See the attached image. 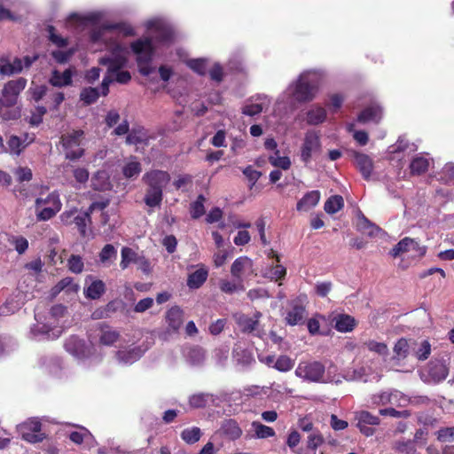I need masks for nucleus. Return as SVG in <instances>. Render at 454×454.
Returning <instances> with one entry per match:
<instances>
[{"label":"nucleus","mask_w":454,"mask_h":454,"mask_svg":"<svg viewBox=\"0 0 454 454\" xmlns=\"http://www.w3.org/2000/svg\"><path fill=\"white\" fill-rule=\"evenodd\" d=\"M429 161L422 156H416L410 163V169L412 175L420 176L428 170Z\"/></svg>","instance_id":"nucleus-29"},{"label":"nucleus","mask_w":454,"mask_h":454,"mask_svg":"<svg viewBox=\"0 0 454 454\" xmlns=\"http://www.w3.org/2000/svg\"><path fill=\"white\" fill-rule=\"evenodd\" d=\"M243 174L251 182V186L254 185L262 176V172L254 169L252 166H247L243 169Z\"/></svg>","instance_id":"nucleus-63"},{"label":"nucleus","mask_w":454,"mask_h":454,"mask_svg":"<svg viewBox=\"0 0 454 454\" xmlns=\"http://www.w3.org/2000/svg\"><path fill=\"white\" fill-rule=\"evenodd\" d=\"M279 151L276 150L275 155L269 157V162L277 168L287 170L291 167V160L287 156H279Z\"/></svg>","instance_id":"nucleus-42"},{"label":"nucleus","mask_w":454,"mask_h":454,"mask_svg":"<svg viewBox=\"0 0 454 454\" xmlns=\"http://www.w3.org/2000/svg\"><path fill=\"white\" fill-rule=\"evenodd\" d=\"M295 364V361L286 355L279 356L273 365V368L281 372L291 371Z\"/></svg>","instance_id":"nucleus-38"},{"label":"nucleus","mask_w":454,"mask_h":454,"mask_svg":"<svg viewBox=\"0 0 454 454\" xmlns=\"http://www.w3.org/2000/svg\"><path fill=\"white\" fill-rule=\"evenodd\" d=\"M27 85V79L19 77L6 82L2 90L3 105L7 107L13 106L18 102L20 92Z\"/></svg>","instance_id":"nucleus-7"},{"label":"nucleus","mask_w":454,"mask_h":454,"mask_svg":"<svg viewBox=\"0 0 454 454\" xmlns=\"http://www.w3.org/2000/svg\"><path fill=\"white\" fill-rule=\"evenodd\" d=\"M233 356L239 364H250L252 361H254L252 353L245 348H241L240 347L234 348Z\"/></svg>","instance_id":"nucleus-48"},{"label":"nucleus","mask_w":454,"mask_h":454,"mask_svg":"<svg viewBox=\"0 0 454 454\" xmlns=\"http://www.w3.org/2000/svg\"><path fill=\"white\" fill-rule=\"evenodd\" d=\"M429 374L434 380H444L448 376V369L442 363H435L430 366Z\"/></svg>","instance_id":"nucleus-41"},{"label":"nucleus","mask_w":454,"mask_h":454,"mask_svg":"<svg viewBox=\"0 0 454 454\" xmlns=\"http://www.w3.org/2000/svg\"><path fill=\"white\" fill-rule=\"evenodd\" d=\"M395 358L403 359L409 354V344L406 339H399L394 347Z\"/></svg>","instance_id":"nucleus-49"},{"label":"nucleus","mask_w":454,"mask_h":454,"mask_svg":"<svg viewBox=\"0 0 454 454\" xmlns=\"http://www.w3.org/2000/svg\"><path fill=\"white\" fill-rule=\"evenodd\" d=\"M411 246H416L414 239L405 237L401 239L389 252V254L394 258L400 256L402 254L411 251Z\"/></svg>","instance_id":"nucleus-26"},{"label":"nucleus","mask_w":454,"mask_h":454,"mask_svg":"<svg viewBox=\"0 0 454 454\" xmlns=\"http://www.w3.org/2000/svg\"><path fill=\"white\" fill-rule=\"evenodd\" d=\"M174 31L172 28L165 26H159L155 29L154 39L156 42L168 44L174 40Z\"/></svg>","instance_id":"nucleus-30"},{"label":"nucleus","mask_w":454,"mask_h":454,"mask_svg":"<svg viewBox=\"0 0 454 454\" xmlns=\"http://www.w3.org/2000/svg\"><path fill=\"white\" fill-rule=\"evenodd\" d=\"M108 184V177L104 171H98L91 179V185L96 191H104Z\"/></svg>","instance_id":"nucleus-43"},{"label":"nucleus","mask_w":454,"mask_h":454,"mask_svg":"<svg viewBox=\"0 0 454 454\" xmlns=\"http://www.w3.org/2000/svg\"><path fill=\"white\" fill-rule=\"evenodd\" d=\"M47 31L49 33V40L56 46L63 48L68 44L67 38H64L61 35L56 34V29L53 26H48Z\"/></svg>","instance_id":"nucleus-51"},{"label":"nucleus","mask_w":454,"mask_h":454,"mask_svg":"<svg viewBox=\"0 0 454 454\" xmlns=\"http://www.w3.org/2000/svg\"><path fill=\"white\" fill-rule=\"evenodd\" d=\"M318 90L316 79L309 74H301L297 79L293 91L294 98L300 103L312 101Z\"/></svg>","instance_id":"nucleus-4"},{"label":"nucleus","mask_w":454,"mask_h":454,"mask_svg":"<svg viewBox=\"0 0 454 454\" xmlns=\"http://www.w3.org/2000/svg\"><path fill=\"white\" fill-rule=\"evenodd\" d=\"M356 230L369 236H373L378 227L372 223L364 215L361 214L356 223Z\"/></svg>","instance_id":"nucleus-35"},{"label":"nucleus","mask_w":454,"mask_h":454,"mask_svg":"<svg viewBox=\"0 0 454 454\" xmlns=\"http://www.w3.org/2000/svg\"><path fill=\"white\" fill-rule=\"evenodd\" d=\"M105 29L106 30H118L124 36H133L135 35L134 28L128 24L125 23H114L105 26Z\"/></svg>","instance_id":"nucleus-52"},{"label":"nucleus","mask_w":454,"mask_h":454,"mask_svg":"<svg viewBox=\"0 0 454 454\" xmlns=\"http://www.w3.org/2000/svg\"><path fill=\"white\" fill-rule=\"evenodd\" d=\"M334 327L338 332L348 333L354 330L356 325V319L347 314L337 315L334 319Z\"/></svg>","instance_id":"nucleus-22"},{"label":"nucleus","mask_w":454,"mask_h":454,"mask_svg":"<svg viewBox=\"0 0 454 454\" xmlns=\"http://www.w3.org/2000/svg\"><path fill=\"white\" fill-rule=\"evenodd\" d=\"M344 207V200L340 195H333L325 201L324 209L327 214L333 215L339 212Z\"/></svg>","instance_id":"nucleus-33"},{"label":"nucleus","mask_w":454,"mask_h":454,"mask_svg":"<svg viewBox=\"0 0 454 454\" xmlns=\"http://www.w3.org/2000/svg\"><path fill=\"white\" fill-rule=\"evenodd\" d=\"M252 427L257 438L265 439L275 435V430L272 427L265 426L261 422L254 421Z\"/></svg>","instance_id":"nucleus-40"},{"label":"nucleus","mask_w":454,"mask_h":454,"mask_svg":"<svg viewBox=\"0 0 454 454\" xmlns=\"http://www.w3.org/2000/svg\"><path fill=\"white\" fill-rule=\"evenodd\" d=\"M306 309L303 305L298 301H294L291 304V309L286 317V324L289 325H296L302 324L305 318Z\"/></svg>","instance_id":"nucleus-16"},{"label":"nucleus","mask_w":454,"mask_h":454,"mask_svg":"<svg viewBox=\"0 0 454 454\" xmlns=\"http://www.w3.org/2000/svg\"><path fill=\"white\" fill-rule=\"evenodd\" d=\"M381 116L382 111L379 106H368L358 114L357 121L363 124L370 121L379 123Z\"/></svg>","instance_id":"nucleus-21"},{"label":"nucleus","mask_w":454,"mask_h":454,"mask_svg":"<svg viewBox=\"0 0 454 454\" xmlns=\"http://www.w3.org/2000/svg\"><path fill=\"white\" fill-rule=\"evenodd\" d=\"M62 203L59 194L52 192L46 198H37L35 202L36 218L39 221H48L54 217L61 209Z\"/></svg>","instance_id":"nucleus-3"},{"label":"nucleus","mask_w":454,"mask_h":454,"mask_svg":"<svg viewBox=\"0 0 454 454\" xmlns=\"http://www.w3.org/2000/svg\"><path fill=\"white\" fill-rule=\"evenodd\" d=\"M321 150V142L319 136L315 132H307L301 148V160L309 163L312 154Z\"/></svg>","instance_id":"nucleus-8"},{"label":"nucleus","mask_w":454,"mask_h":454,"mask_svg":"<svg viewBox=\"0 0 454 454\" xmlns=\"http://www.w3.org/2000/svg\"><path fill=\"white\" fill-rule=\"evenodd\" d=\"M326 111L323 107L311 109L307 113V121L310 125H317L325 121Z\"/></svg>","instance_id":"nucleus-37"},{"label":"nucleus","mask_w":454,"mask_h":454,"mask_svg":"<svg viewBox=\"0 0 454 454\" xmlns=\"http://www.w3.org/2000/svg\"><path fill=\"white\" fill-rule=\"evenodd\" d=\"M379 413L381 416H390L393 418L408 419L411 416V412L409 410L397 411L395 408H385L380 409Z\"/></svg>","instance_id":"nucleus-54"},{"label":"nucleus","mask_w":454,"mask_h":454,"mask_svg":"<svg viewBox=\"0 0 454 454\" xmlns=\"http://www.w3.org/2000/svg\"><path fill=\"white\" fill-rule=\"evenodd\" d=\"M357 420V427L365 436H372L375 433V429L369 426H378L380 424V419L367 411H360L356 412L355 416Z\"/></svg>","instance_id":"nucleus-9"},{"label":"nucleus","mask_w":454,"mask_h":454,"mask_svg":"<svg viewBox=\"0 0 454 454\" xmlns=\"http://www.w3.org/2000/svg\"><path fill=\"white\" fill-rule=\"evenodd\" d=\"M189 403L193 408H203L207 403V395L205 394H195L190 397Z\"/></svg>","instance_id":"nucleus-61"},{"label":"nucleus","mask_w":454,"mask_h":454,"mask_svg":"<svg viewBox=\"0 0 454 454\" xmlns=\"http://www.w3.org/2000/svg\"><path fill=\"white\" fill-rule=\"evenodd\" d=\"M72 76L73 74L70 69H66L63 73L54 70L50 79V83L54 87L59 88L68 86L72 84Z\"/></svg>","instance_id":"nucleus-24"},{"label":"nucleus","mask_w":454,"mask_h":454,"mask_svg":"<svg viewBox=\"0 0 454 454\" xmlns=\"http://www.w3.org/2000/svg\"><path fill=\"white\" fill-rule=\"evenodd\" d=\"M220 290L228 294H231L235 293L238 290H244V286L242 285V282H231L226 279H223L219 283Z\"/></svg>","instance_id":"nucleus-50"},{"label":"nucleus","mask_w":454,"mask_h":454,"mask_svg":"<svg viewBox=\"0 0 454 454\" xmlns=\"http://www.w3.org/2000/svg\"><path fill=\"white\" fill-rule=\"evenodd\" d=\"M65 349L78 359H83L90 356V348L86 345L84 340L76 335H71L65 341Z\"/></svg>","instance_id":"nucleus-10"},{"label":"nucleus","mask_w":454,"mask_h":454,"mask_svg":"<svg viewBox=\"0 0 454 454\" xmlns=\"http://www.w3.org/2000/svg\"><path fill=\"white\" fill-rule=\"evenodd\" d=\"M253 266L252 260L247 256L237 258L231 264V276L238 281L242 282V275L247 270H250Z\"/></svg>","instance_id":"nucleus-17"},{"label":"nucleus","mask_w":454,"mask_h":454,"mask_svg":"<svg viewBox=\"0 0 454 454\" xmlns=\"http://www.w3.org/2000/svg\"><path fill=\"white\" fill-rule=\"evenodd\" d=\"M431 354V345L427 340L422 341L420 347L417 350V357L419 360L424 361L428 358Z\"/></svg>","instance_id":"nucleus-64"},{"label":"nucleus","mask_w":454,"mask_h":454,"mask_svg":"<svg viewBox=\"0 0 454 454\" xmlns=\"http://www.w3.org/2000/svg\"><path fill=\"white\" fill-rule=\"evenodd\" d=\"M21 438L30 443H37L43 442L46 435L45 434H37L33 432H28L27 430L19 429Z\"/></svg>","instance_id":"nucleus-56"},{"label":"nucleus","mask_w":454,"mask_h":454,"mask_svg":"<svg viewBox=\"0 0 454 454\" xmlns=\"http://www.w3.org/2000/svg\"><path fill=\"white\" fill-rule=\"evenodd\" d=\"M325 367L319 361L301 362L295 369V375L309 382H321L325 375Z\"/></svg>","instance_id":"nucleus-6"},{"label":"nucleus","mask_w":454,"mask_h":454,"mask_svg":"<svg viewBox=\"0 0 454 454\" xmlns=\"http://www.w3.org/2000/svg\"><path fill=\"white\" fill-rule=\"evenodd\" d=\"M142 171L141 163L137 160V157L131 156L130 160L126 162L121 169L122 175L127 179L136 178Z\"/></svg>","instance_id":"nucleus-25"},{"label":"nucleus","mask_w":454,"mask_h":454,"mask_svg":"<svg viewBox=\"0 0 454 454\" xmlns=\"http://www.w3.org/2000/svg\"><path fill=\"white\" fill-rule=\"evenodd\" d=\"M207 270L205 268H200L188 275L186 284L191 289H198L207 281Z\"/></svg>","instance_id":"nucleus-23"},{"label":"nucleus","mask_w":454,"mask_h":454,"mask_svg":"<svg viewBox=\"0 0 454 454\" xmlns=\"http://www.w3.org/2000/svg\"><path fill=\"white\" fill-rule=\"evenodd\" d=\"M67 267L74 274L82 273L84 269L82 258L80 255L71 254L67 260Z\"/></svg>","instance_id":"nucleus-47"},{"label":"nucleus","mask_w":454,"mask_h":454,"mask_svg":"<svg viewBox=\"0 0 454 454\" xmlns=\"http://www.w3.org/2000/svg\"><path fill=\"white\" fill-rule=\"evenodd\" d=\"M184 312L178 306L171 307L166 313V322L168 330L176 333L183 325Z\"/></svg>","instance_id":"nucleus-14"},{"label":"nucleus","mask_w":454,"mask_h":454,"mask_svg":"<svg viewBox=\"0 0 454 454\" xmlns=\"http://www.w3.org/2000/svg\"><path fill=\"white\" fill-rule=\"evenodd\" d=\"M200 436L201 431L197 427L186 428L181 433V438L188 444H193L197 442Z\"/></svg>","instance_id":"nucleus-45"},{"label":"nucleus","mask_w":454,"mask_h":454,"mask_svg":"<svg viewBox=\"0 0 454 454\" xmlns=\"http://www.w3.org/2000/svg\"><path fill=\"white\" fill-rule=\"evenodd\" d=\"M436 438L441 442H450L454 437V427H441L436 433Z\"/></svg>","instance_id":"nucleus-58"},{"label":"nucleus","mask_w":454,"mask_h":454,"mask_svg":"<svg viewBox=\"0 0 454 454\" xmlns=\"http://www.w3.org/2000/svg\"><path fill=\"white\" fill-rule=\"evenodd\" d=\"M186 65L200 75H205L207 73V59H189L187 60Z\"/></svg>","instance_id":"nucleus-46"},{"label":"nucleus","mask_w":454,"mask_h":454,"mask_svg":"<svg viewBox=\"0 0 454 454\" xmlns=\"http://www.w3.org/2000/svg\"><path fill=\"white\" fill-rule=\"evenodd\" d=\"M7 145L10 148L11 153L15 155H20L21 152L25 149L21 142V137L16 135H12L10 137V138L7 141Z\"/></svg>","instance_id":"nucleus-55"},{"label":"nucleus","mask_w":454,"mask_h":454,"mask_svg":"<svg viewBox=\"0 0 454 454\" xmlns=\"http://www.w3.org/2000/svg\"><path fill=\"white\" fill-rule=\"evenodd\" d=\"M130 49L137 55L136 61L139 73L144 76L150 75L154 70L151 64L155 53L152 39H137L131 43Z\"/></svg>","instance_id":"nucleus-2"},{"label":"nucleus","mask_w":454,"mask_h":454,"mask_svg":"<svg viewBox=\"0 0 454 454\" xmlns=\"http://www.w3.org/2000/svg\"><path fill=\"white\" fill-rule=\"evenodd\" d=\"M355 164L364 179L369 180L373 170V161L371 157L365 153L356 151L353 152Z\"/></svg>","instance_id":"nucleus-12"},{"label":"nucleus","mask_w":454,"mask_h":454,"mask_svg":"<svg viewBox=\"0 0 454 454\" xmlns=\"http://www.w3.org/2000/svg\"><path fill=\"white\" fill-rule=\"evenodd\" d=\"M19 429L27 430L28 432L42 434V423L37 419H31L20 426Z\"/></svg>","instance_id":"nucleus-60"},{"label":"nucleus","mask_w":454,"mask_h":454,"mask_svg":"<svg viewBox=\"0 0 454 454\" xmlns=\"http://www.w3.org/2000/svg\"><path fill=\"white\" fill-rule=\"evenodd\" d=\"M74 213L75 211H65L60 215L61 221L67 225L74 223L81 237L86 238L88 236L87 225L91 224V221L89 220L88 215L80 214L74 216Z\"/></svg>","instance_id":"nucleus-11"},{"label":"nucleus","mask_w":454,"mask_h":454,"mask_svg":"<svg viewBox=\"0 0 454 454\" xmlns=\"http://www.w3.org/2000/svg\"><path fill=\"white\" fill-rule=\"evenodd\" d=\"M205 200H206V198L204 197V195L200 194L197 197V200L191 204L190 213H191L192 218L198 219L205 214V207H204Z\"/></svg>","instance_id":"nucleus-39"},{"label":"nucleus","mask_w":454,"mask_h":454,"mask_svg":"<svg viewBox=\"0 0 454 454\" xmlns=\"http://www.w3.org/2000/svg\"><path fill=\"white\" fill-rule=\"evenodd\" d=\"M262 110L263 105L262 103L249 104L242 108V114L248 116H254L261 114Z\"/></svg>","instance_id":"nucleus-62"},{"label":"nucleus","mask_w":454,"mask_h":454,"mask_svg":"<svg viewBox=\"0 0 454 454\" xmlns=\"http://www.w3.org/2000/svg\"><path fill=\"white\" fill-rule=\"evenodd\" d=\"M395 450L406 453V454H413L416 451V448L412 441H399L395 443Z\"/></svg>","instance_id":"nucleus-59"},{"label":"nucleus","mask_w":454,"mask_h":454,"mask_svg":"<svg viewBox=\"0 0 454 454\" xmlns=\"http://www.w3.org/2000/svg\"><path fill=\"white\" fill-rule=\"evenodd\" d=\"M99 96L98 88L85 87L81 90L79 98L84 106H90L98 101Z\"/></svg>","instance_id":"nucleus-28"},{"label":"nucleus","mask_w":454,"mask_h":454,"mask_svg":"<svg viewBox=\"0 0 454 454\" xmlns=\"http://www.w3.org/2000/svg\"><path fill=\"white\" fill-rule=\"evenodd\" d=\"M106 292V285L102 280H94L86 289L84 294L87 298L91 300L99 299Z\"/></svg>","instance_id":"nucleus-27"},{"label":"nucleus","mask_w":454,"mask_h":454,"mask_svg":"<svg viewBox=\"0 0 454 454\" xmlns=\"http://www.w3.org/2000/svg\"><path fill=\"white\" fill-rule=\"evenodd\" d=\"M171 180L168 171L151 169L146 171L142 182L146 186L144 202L150 207H160L163 200V191Z\"/></svg>","instance_id":"nucleus-1"},{"label":"nucleus","mask_w":454,"mask_h":454,"mask_svg":"<svg viewBox=\"0 0 454 454\" xmlns=\"http://www.w3.org/2000/svg\"><path fill=\"white\" fill-rule=\"evenodd\" d=\"M237 324L242 333H250L257 327L258 320L246 315H241L238 317Z\"/></svg>","instance_id":"nucleus-34"},{"label":"nucleus","mask_w":454,"mask_h":454,"mask_svg":"<svg viewBox=\"0 0 454 454\" xmlns=\"http://www.w3.org/2000/svg\"><path fill=\"white\" fill-rule=\"evenodd\" d=\"M320 200V192L317 190L308 192L297 202L296 208L298 211H307L317 205Z\"/></svg>","instance_id":"nucleus-19"},{"label":"nucleus","mask_w":454,"mask_h":454,"mask_svg":"<svg viewBox=\"0 0 454 454\" xmlns=\"http://www.w3.org/2000/svg\"><path fill=\"white\" fill-rule=\"evenodd\" d=\"M127 63V59L121 54H116L113 52V56L111 57H104L99 59V64L102 66L107 67V71L110 74H114L115 72L121 70L123 67H125Z\"/></svg>","instance_id":"nucleus-15"},{"label":"nucleus","mask_w":454,"mask_h":454,"mask_svg":"<svg viewBox=\"0 0 454 454\" xmlns=\"http://www.w3.org/2000/svg\"><path fill=\"white\" fill-rule=\"evenodd\" d=\"M147 139L146 133L142 127L133 128L126 137V144L137 145Z\"/></svg>","instance_id":"nucleus-32"},{"label":"nucleus","mask_w":454,"mask_h":454,"mask_svg":"<svg viewBox=\"0 0 454 454\" xmlns=\"http://www.w3.org/2000/svg\"><path fill=\"white\" fill-rule=\"evenodd\" d=\"M83 136L84 132L81 129L61 136L60 143L66 152V159L75 160L84 155V149L80 147Z\"/></svg>","instance_id":"nucleus-5"},{"label":"nucleus","mask_w":454,"mask_h":454,"mask_svg":"<svg viewBox=\"0 0 454 454\" xmlns=\"http://www.w3.org/2000/svg\"><path fill=\"white\" fill-rule=\"evenodd\" d=\"M401 393L399 391H383L372 396V403L375 405L395 404Z\"/></svg>","instance_id":"nucleus-18"},{"label":"nucleus","mask_w":454,"mask_h":454,"mask_svg":"<svg viewBox=\"0 0 454 454\" xmlns=\"http://www.w3.org/2000/svg\"><path fill=\"white\" fill-rule=\"evenodd\" d=\"M365 345L370 351L375 352L380 356H386L388 353V348L384 342L371 340L367 341Z\"/></svg>","instance_id":"nucleus-57"},{"label":"nucleus","mask_w":454,"mask_h":454,"mask_svg":"<svg viewBox=\"0 0 454 454\" xmlns=\"http://www.w3.org/2000/svg\"><path fill=\"white\" fill-rule=\"evenodd\" d=\"M117 255V250L112 244H106L104 246L99 253V260L103 264H110L113 259H115Z\"/></svg>","instance_id":"nucleus-44"},{"label":"nucleus","mask_w":454,"mask_h":454,"mask_svg":"<svg viewBox=\"0 0 454 454\" xmlns=\"http://www.w3.org/2000/svg\"><path fill=\"white\" fill-rule=\"evenodd\" d=\"M24 69L23 60L20 58H15L12 63H6L1 66L0 73L6 75L19 74Z\"/></svg>","instance_id":"nucleus-36"},{"label":"nucleus","mask_w":454,"mask_h":454,"mask_svg":"<svg viewBox=\"0 0 454 454\" xmlns=\"http://www.w3.org/2000/svg\"><path fill=\"white\" fill-rule=\"evenodd\" d=\"M100 330L99 342L105 346H111L115 343L119 337L120 333L116 330H114L111 326L106 324L101 323L98 325Z\"/></svg>","instance_id":"nucleus-20"},{"label":"nucleus","mask_w":454,"mask_h":454,"mask_svg":"<svg viewBox=\"0 0 454 454\" xmlns=\"http://www.w3.org/2000/svg\"><path fill=\"white\" fill-rule=\"evenodd\" d=\"M121 260L120 262V267L121 268V270L127 269L131 262L137 263L139 262L140 255H138V254H137L130 247H122L121 251Z\"/></svg>","instance_id":"nucleus-31"},{"label":"nucleus","mask_w":454,"mask_h":454,"mask_svg":"<svg viewBox=\"0 0 454 454\" xmlns=\"http://www.w3.org/2000/svg\"><path fill=\"white\" fill-rule=\"evenodd\" d=\"M324 436L320 432H313L308 436L307 448L315 452L316 450L324 443Z\"/></svg>","instance_id":"nucleus-53"},{"label":"nucleus","mask_w":454,"mask_h":454,"mask_svg":"<svg viewBox=\"0 0 454 454\" xmlns=\"http://www.w3.org/2000/svg\"><path fill=\"white\" fill-rule=\"evenodd\" d=\"M220 434L230 441L239 439L243 434L239 423L233 419H224L219 429Z\"/></svg>","instance_id":"nucleus-13"}]
</instances>
